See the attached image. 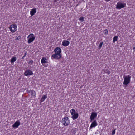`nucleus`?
<instances>
[{
  "label": "nucleus",
  "instance_id": "nucleus-1",
  "mask_svg": "<svg viewBox=\"0 0 135 135\" xmlns=\"http://www.w3.org/2000/svg\"><path fill=\"white\" fill-rule=\"evenodd\" d=\"M126 5L125 3H123L119 1L117 3L116 8L117 9H120L125 7Z\"/></svg>",
  "mask_w": 135,
  "mask_h": 135
},
{
  "label": "nucleus",
  "instance_id": "nucleus-2",
  "mask_svg": "<svg viewBox=\"0 0 135 135\" xmlns=\"http://www.w3.org/2000/svg\"><path fill=\"white\" fill-rule=\"evenodd\" d=\"M131 77V76L130 75L124 76V81L123 83V84L127 85L129 84L130 82V79Z\"/></svg>",
  "mask_w": 135,
  "mask_h": 135
},
{
  "label": "nucleus",
  "instance_id": "nucleus-3",
  "mask_svg": "<svg viewBox=\"0 0 135 135\" xmlns=\"http://www.w3.org/2000/svg\"><path fill=\"white\" fill-rule=\"evenodd\" d=\"M61 122L62 124L65 126H68L70 123L69 118L67 117H65L63 118Z\"/></svg>",
  "mask_w": 135,
  "mask_h": 135
},
{
  "label": "nucleus",
  "instance_id": "nucleus-4",
  "mask_svg": "<svg viewBox=\"0 0 135 135\" xmlns=\"http://www.w3.org/2000/svg\"><path fill=\"white\" fill-rule=\"evenodd\" d=\"M27 38L28 39L27 41L28 42L29 44L31 43L32 42L35 38L34 36V35L33 34H30L28 36Z\"/></svg>",
  "mask_w": 135,
  "mask_h": 135
},
{
  "label": "nucleus",
  "instance_id": "nucleus-5",
  "mask_svg": "<svg viewBox=\"0 0 135 135\" xmlns=\"http://www.w3.org/2000/svg\"><path fill=\"white\" fill-rule=\"evenodd\" d=\"M9 28L12 32L14 33L17 30V25L16 24L11 25Z\"/></svg>",
  "mask_w": 135,
  "mask_h": 135
},
{
  "label": "nucleus",
  "instance_id": "nucleus-6",
  "mask_svg": "<svg viewBox=\"0 0 135 135\" xmlns=\"http://www.w3.org/2000/svg\"><path fill=\"white\" fill-rule=\"evenodd\" d=\"M61 57V54H58L55 53L52 55V58L53 57L54 59H60Z\"/></svg>",
  "mask_w": 135,
  "mask_h": 135
},
{
  "label": "nucleus",
  "instance_id": "nucleus-7",
  "mask_svg": "<svg viewBox=\"0 0 135 135\" xmlns=\"http://www.w3.org/2000/svg\"><path fill=\"white\" fill-rule=\"evenodd\" d=\"M24 74L25 76H28L33 74V73L32 71L28 69L25 72Z\"/></svg>",
  "mask_w": 135,
  "mask_h": 135
},
{
  "label": "nucleus",
  "instance_id": "nucleus-8",
  "mask_svg": "<svg viewBox=\"0 0 135 135\" xmlns=\"http://www.w3.org/2000/svg\"><path fill=\"white\" fill-rule=\"evenodd\" d=\"M97 116V114L94 112H93L91 113V115L90 116V121L91 122Z\"/></svg>",
  "mask_w": 135,
  "mask_h": 135
},
{
  "label": "nucleus",
  "instance_id": "nucleus-9",
  "mask_svg": "<svg viewBox=\"0 0 135 135\" xmlns=\"http://www.w3.org/2000/svg\"><path fill=\"white\" fill-rule=\"evenodd\" d=\"M20 123L19 120H17L16 121L14 124L12 125V127L13 128H17L18 126L20 125Z\"/></svg>",
  "mask_w": 135,
  "mask_h": 135
},
{
  "label": "nucleus",
  "instance_id": "nucleus-10",
  "mask_svg": "<svg viewBox=\"0 0 135 135\" xmlns=\"http://www.w3.org/2000/svg\"><path fill=\"white\" fill-rule=\"evenodd\" d=\"M47 59L46 57H43L42 58L41 62L43 66H45V64L47 62Z\"/></svg>",
  "mask_w": 135,
  "mask_h": 135
},
{
  "label": "nucleus",
  "instance_id": "nucleus-11",
  "mask_svg": "<svg viewBox=\"0 0 135 135\" xmlns=\"http://www.w3.org/2000/svg\"><path fill=\"white\" fill-rule=\"evenodd\" d=\"M54 51L55 52V53L58 54H61V50L60 48L57 47L55 49Z\"/></svg>",
  "mask_w": 135,
  "mask_h": 135
},
{
  "label": "nucleus",
  "instance_id": "nucleus-12",
  "mask_svg": "<svg viewBox=\"0 0 135 135\" xmlns=\"http://www.w3.org/2000/svg\"><path fill=\"white\" fill-rule=\"evenodd\" d=\"M70 42L68 40H64L62 42V45L64 46H67L69 45Z\"/></svg>",
  "mask_w": 135,
  "mask_h": 135
},
{
  "label": "nucleus",
  "instance_id": "nucleus-13",
  "mask_svg": "<svg viewBox=\"0 0 135 135\" xmlns=\"http://www.w3.org/2000/svg\"><path fill=\"white\" fill-rule=\"evenodd\" d=\"M97 125V124L96 120H94L92 122L90 126V128L91 129L93 127H95Z\"/></svg>",
  "mask_w": 135,
  "mask_h": 135
},
{
  "label": "nucleus",
  "instance_id": "nucleus-14",
  "mask_svg": "<svg viewBox=\"0 0 135 135\" xmlns=\"http://www.w3.org/2000/svg\"><path fill=\"white\" fill-rule=\"evenodd\" d=\"M36 12V8H33L31 9L30 11V14L31 16L34 15Z\"/></svg>",
  "mask_w": 135,
  "mask_h": 135
},
{
  "label": "nucleus",
  "instance_id": "nucleus-15",
  "mask_svg": "<svg viewBox=\"0 0 135 135\" xmlns=\"http://www.w3.org/2000/svg\"><path fill=\"white\" fill-rule=\"evenodd\" d=\"M72 116L71 117V118L73 119V120H75L77 119L79 115L77 113H76L74 114H73V115H72Z\"/></svg>",
  "mask_w": 135,
  "mask_h": 135
},
{
  "label": "nucleus",
  "instance_id": "nucleus-16",
  "mask_svg": "<svg viewBox=\"0 0 135 135\" xmlns=\"http://www.w3.org/2000/svg\"><path fill=\"white\" fill-rule=\"evenodd\" d=\"M31 93L32 97L35 98V97L36 95V92L35 91L32 90L30 91Z\"/></svg>",
  "mask_w": 135,
  "mask_h": 135
},
{
  "label": "nucleus",
  "instance_id": "nucleus-17",
  "mask_svg": "<svg viewBox=\"0 0 135 135\" xmlns=\"http://www.w3.org/2000/svg\"><path fill=\"white\" fill-rule=\"evenodd\" d=\"M47 98V96L46 95H43L41 99V102H43L44 101L45 99L46 98Z\"/></svg>",
  "mask_w": 135,
  "mask_h": 135
},
{
  "label": "nucleus",
  "instance_id": "nucleus-18",
  "mask_svg": "<svg viewBox=\"0 0 135 135\" xmlns=\"http://www.w3.org/2000/svg\"><path fill=\"white\" fill-rule=\"evenodd\" d=\"M70 112L71 115L76 113V111L74 109H72L70 110Z\"/></svg>",
  "mask_w": 135,
  "mask_h": 135
},
{
  "label": "nucleus",
  "instance_id": "nucleus-19",
  "mask_svg": "<svg viewBox=\"0 0 135 135\" xmlns=\"http://www.w3.org/2000/svg\"><path fill=\"white\" fill-rule=\"evenodd\" d=\"M17 59L16 57H14L12 58L11 60V63H13L16 61Z\"/></svg>",
  "mask_w": 135,
  "mask_h": 135
},
{
  "label": "nucleus",
  "instance_id": "nucleus-20",
  "mask_svg": "<svg viewBox=\"0 0 135 135\" xmlns=\"http://www.w3.org/2000/svg\"><path fill=\"white\" fill-rule=\"evenodd\" d=\"M118 39V37L117 36H114L113 38V42L114 43L116 41H117Z\"/></svg>",
  "mask_w": 135,
  "mask_h": 135
},
{
  "label": "nucleus",
  "instance_id": "nucleus-21",
  "mask_svg": "<svg viewBox=\"0 0 135 135\" xmlns=\"http://www.w3.org/2000/svg\"><path fill=\"white\" fill-rule=\"evenodd\" d=\"M103 42H102L100 43L98 46V48L99 49L101 48L103 45Z\"/></svg>",
  "mask_w": 135,
  "mask_h": 135
},
{
  "label": "nucleus",
  "instance_id": "nucleus-22",
  "mask_svg": "<svg viewBox=\"0 0 135 135\" xmlns=\"http://www.w3.org/2000/svg\"><path fill=\"white\" fill-rule=\"evenodd\" d=\"M103 33L105 35H107L108 34V31L107 29H105L103 31Z\"/></svg>",
  "mask_w": 135,
  "mask_h": 135
},
{
  "label": "nucleus",
  "instance_id": "nucleus-23",
  "mask_svg": "<svg viewBox=\"0 0 135 135\" xmlns=\"http://www.w3.org/2000/svg\"><path fill=\"white\" fill-rule=\"evenodd\" d=\"M84 17H80L79 19L80 21L81 22H82L84 21Z\"/></svg>",
  "mask_w": 135,
  "mask_h": 135
},
{
  "label": "nucleus",
  "instance_id": "nucleus-24",
  "mask_svg": "<svg viewBox=\"0 0 135 135\" xmlns=\"http://www.w3.org/2000/svg\"><path fill=\"white\" fill-rule=\"evenodd\" d=\"M21 38L20 36H19L18 37L16 36V37L15 40H20L21 39Z\"/></svg>",
  "mask_w": 135,
  "mask_h": 135
},
{
  "label": "nucleus",
  "instance_id": "nucleus-25",
  "mask_svg": "<svg viewBox=\"0 0 135 135\" xmlns=\"http://www.w3.org/2000/svg\"><path fill=\"white\" fill-rule=\"evenodd\" d=\"M33 62V61L32 60H31L29 61L28 64L31 65H32Z\"/></svg>",
  "mask_w": 135,
  "mask_h": 135
},
{
  "label": "nucleus",
  "instance_id": "nucleus-26",
  "mask_svg": "<svg viewBox=\"0 0 135 135\" xmlns=\"http://www.w3.org/2000/svg\"><path fill=\"white\" fill-rule=\"evenodd\" d=\"M115 130L116 129H115L112 131V135H114L115 134Z\"/></svg>",
  "mask_w": 135,
  "mask_h": 135
},
{
  "label": "nucleus",
  "instance_id": "nucleus-27",
  "mask_svg": "<svg viewBox=\"0 0 135 135\" xmlns=\"http://www.w3.org/2000/svg\"><path fill=\"white\" fill-rule=\"evenodd\" d=\"M27 55V53L26 52H25L24 54V56L22 57V59H24V57H25Z\"/></svg>",
  "mask_w": 135,
  "mask_h": 135
},
{
  "label": "nucleus",
  "instance_id": "nucleus-28",
  "mask_svg": "<svg viewBox=\"0 0 135 135\" xmlns=\"http://www.w3.org/2000/svg\"><path fill=\"white\" fill-rule=\"evenodd\" d=\"M105 73H107V74L109 75V74H110V72L109 71H107V72H105Z\"/></svg>",
  "mask_w": 135,
  "mask_h": 135
},
{
  "label": "nucleus",
  "instance_id": "nucleus-29",
  "mask_svg": "<svg viewBox=\"0 0 135 135\" xmlns=\"http://www.w3.org/2000/svg\"><path fill=\"white\" fill-rule=\"evenodd\" d=\"M133 49H135V47H134L133 48Z\"/></svg>",
  "mask_w": 135,
  "mask_h": 135
},
{
  "label": "nucleus",
  "instance_id": "nucleus-30",
  "mask_svg": "<svg viewBox=\"0 0 135 135\" xmlns=\"http://www.w3.org/2000/svg\"><path fill=\"white\" fill-rule=\"evenodd\" d=\"M105 0V1H110V0Z\"/></svg>",
  "mask_w": 135,
  "mask_h": 135
},
{
  "label": "nucleus",
  "instance_id": "nucleus-31",
  "mask_svg": "<svg viewBox=\"0 0 135 135\" xmlns=\"http://www.w3.org/2000/svg\"><path fill=\"white\" fill-rule=\"evenodd\" d=\"M55 2H56V0H55Z\"/></svg>",
  "mask_w": 135,
  "mask_h": 135
}]
</instances>
